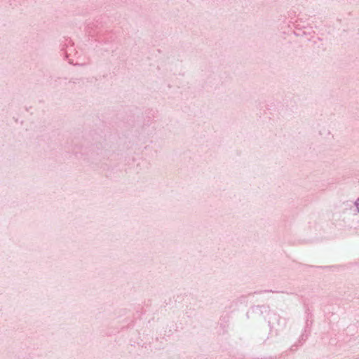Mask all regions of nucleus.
Returning a JSON list of instances; mask_svg holds the SVG:
<instances>
[{
    "mask_svg": "<svg viewBox=\"0 0 359 359\" xmlns=\"http://www.w3.org/2000/svg\"><path fill=\"white\" fill-rule=\"evenodd\" d=\"M356 205H357L358 210L359 211V199H358V201L356 203Z\"/></svg>",
    "mask_w": 359,
    "mask_h": 359,
    "instance_id": "nucleus-1",
    "label": "nucleus"
}]
</instances>
